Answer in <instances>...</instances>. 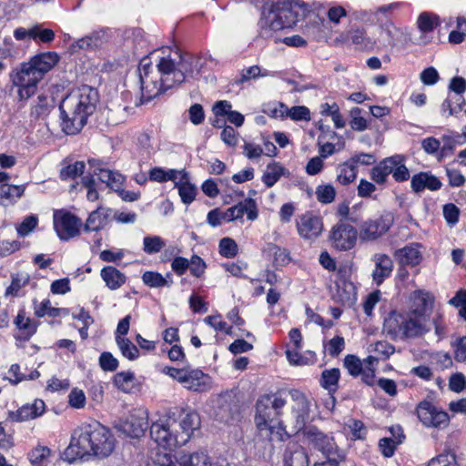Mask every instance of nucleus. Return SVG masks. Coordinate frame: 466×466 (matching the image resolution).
Wrapping results in <instances>:
<instances>
[{
	"label": "nucleus",
	"mask_w": 466,
	"mask_h": 466,
	"mask_svg": "<svg viewBox=\"0 0 466 466\" xmlns=\"http://www.w3.org/2000/svg\"><path fill=\"white\" fill-rule=\"evenodd\" d=\"M200 66L199 58L188 55L180 56L176 63L169 49L154 53L151 58L144 57L138 67L142 98L148 101L186 77L198 74Z\"/></svg>",
	"instance_id": "1"
},
{
	"label": "nucleus",
	"mask_w": 466,
	"mask_h": 466,
	"mask_svg": "<svg viewBox=\"0 0 466 466\" xmlns=\"http://www.w3.org/2000/svg\"><path fill=\"white\" fill-rule=\"evenodd\" d=\"M115 445L116 440L110 431L99 422L94 421L75 431L63 455L69 462L90 455L106 458L113 452Z\"/></svg>",
	"instance_id": "2"
},
{
	"label": "nucleus",
	"mask_w": 466,
	"mask_h": 466,
	"mask_svg": "<svg viewBox=\"0 0 466 466\" xmlns=\"http://www.w3.org/2000/svg\"><path fill=\"white\" fill-rule=\"evenodd\" d=\"M286 400L278 393L260 396L256 402L255 423L258 436L267 440L265 451L262 456L265 460L271 459L274 451L273 441H281L287 434L284 424L285 419L279 420L280 410L284 408Z\"/></svg>",
	"instance_id": "3"
},
{
	"label": "nucleus",
	"mask_w": 466,
	"mask_h": 466,
	"mask_svg": "<svg viewBox=\"0 0 466 466\" xmlns=\"http://www.w3.org/2000/svg\"><path fill=\"white\" fill-rule=\"evenodd\" d=\"M309 10L308 5L289 0L264 6L258 23L260 35L279 42V33L296 25Z\"/></svg>",
	"instance_id": "4"
},
{
	"label": "nucleus",
	"mask_w": 466,
	"mask_h": 466,
	"mask_svg": "<svg viewBox=\"0 0 466 466\" xmlns=\"http://www.w3.org/2000/svg\"><path fill=\"white\" fill-rule=\"evenodd\" d=\"M58 60L56 53L44 52L23 62L11 76L13 85L17 87L18 99L24 101L33 96L37 91L38 84Z\"/></svg>",
	"instance_id": "5"
},
{
	"label": "nucleus",
	"mask_w": 466,
	"mask_h": 466,
	"mask_svg": "<svg viewBox=\"0 0 466 466\" xmlns=\"http://www.w3.org/2000/svg\"><path fill=\"white\" fill-rule=\"evenodd\" d=\"M428 322V317H420L410 311H391L384 319L383 332L394 340L414 339L430 330Z\"/></svg>",
	"instance_id": "6"
},
{
	"label": "nucleus",
	"mask_w": 466,
	"mask_h": 466,
	"mask_svg": "<svg viewBox=\"0 0 466 466\" xmlns=\"http://www.w3.org/2000/svg\"><path fill=\"white\" fill-rule=\"evenodd\" d=\"M97 102L96 90L89 86H82L72 90L63 99L59 110L63 116H90L95 113Z\"/></svg>",
	"instance_id": "7"
},
{
	"label": "nucleus",
	"mask_w": 466,
	"mask_h": 466,
	"mask_svg": "<svg viewBox=\"0 0 466 466\" xmlns=\"http://www.w3.org/2000/svg\"><path fill=\"white\" fill-rule=\"evenodd\" d=\"M291 397V410L285 415L284 427H290L293 431L299 432L304 429L309 418L310 402L305 394L298 390L293 391Z\"/></svg>",
	"instance_id": "8"
},
{
	"label": "nucleus",
	"mask_w": 466,
	"mask_h": 466,
	"mask_svg": "<svg viewBox=\"0 0 466 466\" xmlns=\"http://www.w3.org/2000/svg\"><path fill=\"white\" fill-rule=\"evenodd\" d=\"M177 421L174 419L160 420L150 427V436L159 446L165 449H173L182 446L177 430Z\"/></svg>",
	"instance_id": "9"
},
{
	"label": "nucleus",
	"mask_w": 466,
	"mask_h": 466,
	"mask_svg": "<svg viewBox=\"0 0 466 466\" xmlns=\"http://www.w3.org/2000/svg\"><path fill=\"white\" fill-rule=\"evenodd\" d=\"M306 441L313 449L320 451L324 456H337L344 453L337 445L334 437L329 433L319 430L316 427L306 428L303 431Z\"/></svg>",
	"instance_id": "10"
},
{
	"label": "nucleus",
	"mask_w": 466,
	"mask_h": 466,
	"mask_svg": "<svg viewBox=\"0 0 466 466\" xmlns=\"http://www.w3.org/2000/svg\"><path fill=\"white\" fill-rule=\"evenodd\" d=\"M82 221L69 211L60 209L54 213V228L61 240L79 236Z\"/></svg>",
	"instance_id": "11"
},
{
	"label": "nucleus",
	"mask_w": 466,
	"mask_h": 466,
	"mask_svg": "<svg viewBox=\"0 0 466 466\" xmlns=\"http://www.w3.org/2000/svg\"><path fill=\"white\" fill-rule=\"evenodd\" d=\"M393 224V216L386 212L378 218L368 219L360 228L361 240H375L384 235Z\"/></svg>",
	"instance_id": "12"
},
{
	"label": "nucleus",
	"mask_w": 466,
	"mask_h": 466,
	"mask_svg": "<svg viewBox=\"0 0 466 466\" xmlns=\"http://www.w3.org/2000/svg\"><path fill=\"white\" fill-rule=\"evenodd\" d=\"M330 240L338 250L351 249L357 240V230L350 224L339 222L333 226L330 232Z\"/></svg>",
	"instance_id": "13"
},
{
	"label": "nucleus",
	"mask_w": 466,
	"mask_h": 466,
	"mask_svg": "<svg viewBox=\"0 0 466 466\" xmlns=\"http://www.w3.org/2000/svg\"><path fill=\"white\" fill-rule=\"evenodd\" d=\"M417 416L426 427H444L449 422V415L438 410L430 401H421L417 407Z\"/></svg>",
	"instance_id": "14"
},
{
	"label": "nucleus",
	"mask_w": 466,
	"mask_h": 466,
	"mask_svg": "<svg viewBox=\"0 0 466 466\" xmlns=\"http://www.w3.org/2000/svg\"><path fill=\"white\" fill-rule=\"evenodd\" d=\"M296 224L298 233L305 239L316 238L323 230L321 218L311 212H306L299 216Z\"/></svg>",
	"instance_id": "15"
},
{
	"label": "nucleus",
	"mask_w": 466,
	"mask_h": 466,
	"mask_svg": "<svg viewBox=\"0 0 466 466\" xmlns=\"http://www.w3.org/2000/svg\"><path fill=\"white\" fill-rule=\"evenodd\" d=\"M261 113L268 116H308L309 110L303 106L289 108L282 102L271 100L262 104Z\"/></svg>",
	"instance_id": "16"
},
{
	"label": "nucleus",
	"mask_w": 466,
	"mask_h": 466,
	"mask_svg": "<svg viewBox=\"0 0 466 466\" xmlns=\"http://www.w3.org/2000/svg\"><path fill=\"white\" fill-rule=\"evenodd\" d=\"M284 466H309V457L306 449L295 441L286 444L282 454Z\"/></svg>",
	"instance_id": "17"
},
{
	"label": "nucleus",
	"mask_w": 466,
	"mask_h": 466,
	"mask_svg": "<svg viewBox=\"0 0 466 466\" xmlns=\"http://www.w3.org/2000/svg\"><path fill=\"white\" fill-rule=\"evenodd\" d=\"M148 427L147 413L144 410H137L131 413L121 425V431L132 437L143 436Z\"/></svg>",
	"instance_id": "18"
},
{
	"label": "nucleus",
	"mask_w": 466,
	"mask_h": 466,
	"mask_svg": "<svg viewBox=\"0 0 466 466\" xmlns=\"http://www.w3.org/2000/svg\"><path fill=\"white\" fill-rule=\"evenodd\" d=\"M244 214L249 220H255L258 218V207L253 198H246L238 204L228 208L223 212V218L226 221H233L242 218Z\"/></svg>",
	"instance_id": "19"
},
{
	"label": "nucleus",
	"mask_w": 466,
	"mask_h": 466,
	"mask_svg": "<svg viewBox=\"0 0 466 466\" xmlns=\"http://www.w3.org/2000/svg\"><path fill=\"white\" fill-rule=\"evenodd\" d=\"M397 33V28L390 22L373 28L370 35L371 49L375 46L384 47L392 44Z\"/></svg>",
	"instance_id": "20"
},
{
	"label": "nucleus",
	"mask_w": 466,
	"mask_h": 466,
	"mask_svg": "<svg viewBox=\"0 0 466 466\" xmlns=\"http://www.w3.org/2000/svg\"><path fill=\"white\" fill-rule=\"evenodd\" d=\"M46 410V404L42 400H35L32 404H26L15 411H9L8 418L15 422H22L41 416Z\"/></svg>",
	"instance_id": "21"
},
{
	"label": "nucleus",
	"mask_w": 466,
	"mask_h": 466,
	"mask_svg": "<svg viewBox=\"0 0 466 466\" xmlns=\"http://www.w3.org/2000/svg\"><path fill=\"white\" fill-rule=\"evenodd\" d=\"M337 44L354 46L358 49H371L370 35H367L362 29H351L342 33L334 40Z\"/></svg>",
	"instance_id": "22"
},
{
	"label": "nucleus",
	"mask_w": 466,
	"mask_h": 466,
	"mask_svg": "<svg viewBox=\"0 0 466 466\" xmlns=\"http://www.w3.org/2000/svg\"><path fill=\"white\" fill-rule=\"evenodd\" d=\"M177 433L181 445H185L190 439L194 431L200 427V418L197 412L187 413L177 421Z\"/></svg>",
	"instance_id": "23"
},
{
	"label": "nucleus",
	"mask_w": 466,
	"mask_h": 466,
	"mask_svg": "<svg viewBox=\"0 0 466 466\" xmlns=\"http://www.w3.org/2000/svg\"><path fill=\"white\" fill-rule=\"evenodd\" d=\"M181 384L189 390L206 391L210 388V377L199 370H187Z\"/></svg>",
	"instance_id": "24"
},
{
	"label": "nucleus",
	"mask_w": 466,
	"mask_h": 466,
	"mask_svg": "<svg viewBox=\"0 0 466 466\" xmlns=\"http://www.w3.org/2000/svg\"><path fill=\"white\" fill-rule=\"evenodd\" d=\"M411 306L409 311L420 315V317H428V311L431 310L434 298L424 290H416L411 294Z\"/></svg>",
	"instance_id": "25"
},
{
	"label": "nucleus",
	"mask_w": 466,
	"mask_h": 466,
	"mask_svg": "<svg viewBox=\"0 0 466 466\" xmlns=\"http://www.w3.org/2000/svg\"><path fill=\"white\" fill-rule=\"evenodd\" d=\"M372 260L375 268L372 272V279L376 285L380 286L390 276L393 269V262L391 258L385 254H375Z\"/></svg>",
	"instance_id": "26"
},
{
	"label": "nucleus",
	"mask_w": 466,
	"mask_h": 466,
	"mask_svg": "<svg viewBox=\"0 0 466 466\" xmlns=\"http://www.w3.org/2000/svg\"><path fill=\"white\" fill-rule=\"evenodd\" d=\"M413 191L416 193L423 191L425 188L430 190H438L441 187V182L440 179L426 172H420L414 175L410 182Z\"/></svg>",
	"instance_id": "27"
},
{
	"label": "nucleus",
	"mask_w": 466,
	"mask_h": 466,
	"mask_svg": "<svg viewBox=\"0 0 466 466\" xmlns=\"http://www.w3.org/2000/svg\"><path fill=\"white\" fill-rule=\"evenodd\" d=\"M100 277L111 290L120 289L127 281L126 275L113 266H106L100 271Z\"/></svg>",
	"instance_id": "28"
},
{
	"label": "nucleus",
	"mask_w": 466,
	"mask_h": 466,
	"mask_svg": "<svg viewBox=\"0 0 466 466\" xmlns=\"http://www.w3.org/2000/svg\"><path fill=\"white\" fill-rule=\"evenodd\" d=\"M106 41L105 34L103 32H93L92 34L78 39L70 46L71 52H77L78 50H92L101 46Z\"/></svg>",
	"instance_id": "29"
},
{
	"label": "nucleus",
	"mask_w": 466,
	"mask_h": 466,
	"mask_svg": "<svg viewBox=\"0 0 466 466\" xmlns=\"http://www.w3.org/2000/svg\"><path fill=\"white\" fill-rule=\"evenodd\" d=\"M394 256L403 266L408 265L414 267L421 260V253L419 250V246L417 244L406 246L396 250Z\"/></svg>",
	"instance_id": "30"
},
{
	"label": "nucleus",
	"mask_w": 466,
	"mask_h": 466,
	"mask_svg": "<svg viewBox=\"0 0 466 466\" xmlns=\"http://www.w3.org/2000/svg\"><path fill=\"white\" fill-rule=\"evenodd\" d=\"M396 157H386L370 170V178L377 184L383 185L387 182L389 175L392 171V163Z\"/></svg>",
	"instance_id": "31"
},
{
	"label": "nucleus",
	"mask_w": 466,
	"mask_h": 466,
	"mask_svg": "<svg viewBox=\"0 0 466 466\" xmlns=\"http://www.w3.org/2000/svg\"><path fill=\"white\" fill-rule=\"evenodd\" d=\"M25 189V187L24 185H0V205L6 206L15 202L23 196Z\"/></svg>",
	"instance_id": "32"
},
{
	"label": "nucleus",
	"mask_w": 466,
	"mask_h": 466,
	"mask_svg": "<svg viewBox=\"0 0 466 466\" xmlns=\"http://www.w3.org/2000/svg\"><path fill=\"white\" fill-rule=\"evenodd\" d=\"M106 221L107 216L103 213L102 208H98L89 214L84 226V230L86 232H97L105 228Z\"/></svg>",
	"instance_id": "33"
},
{
	"label": "nucleus",
	"mask_w": 466,
	"mask_h": 466,
	"mask_svg": "<svg viewBox=\"0 0 466 466\" xmlns=\"http://www.w3.org/2000/svg\"><path fill=\"white\" fill-rule=\"evenodd\" d=\"M176 187L178 189V194L181 200L185 204H190L194 201L197 193V187L188 182L186 173L182 175L178 182H176Z\"/></svg>",
	"instance_id": "34"
},
{
	"label": "nucleus",
	"mask_w": 466,
	"mask_h": 466,
	"mask_svg": "<svg viewBox=\"0 0 466 466\" xmlns=\"http://www.w3.org/2000/svg\"><path fill=\"white\" fill-rule=\"evenodd\" d=\"M114 385L124 392H131L136 387V377L131 371H121L114 376Z\"/></svg>",
	"instance_id": "35"
},
{
	"label": "nucleus",
	"mask_w": 466,
	"mask_h": 466,
	"mask_svg": "<svg viewBox=\"0 0 466 466\" xmlns=\"http://www.w3.org/2000/svg\"><path fill=\"white\" fill-rule=\"evenodd\" d=\"M98 177L101 182L106 184L107 187L115 191L121 189L125 180V177L120 173L109 169H99Z\"/></svg>",
	"instance_id": "36"
},
{
	"label": "nucleus",
	"mask_w": 466,
	"mask_h": 466,
	"mask_svg": "<svg viewBox=\"0 0 466 466\" xmlns=\"http://www.w3.org/2000/svg\"><path fill=\"white\" fill-rule=\"evenodd\" d=\"M179 466H210V461L206 452L197 451L180 455Z\"/></svg>",
	"instance_id": "37"
},
{
	"label": "nucleus",
	"mask_w": 466,
	"mask_h": 466,
	"mask_svg": "<svg viewBox=\"0 0 466 466\" xmlns=\"http://www.w3.org/2000/svg\"><path fill=\"white\" fill-rule=\"evenodd\" d=\"M340 377V371L337 368L325 370L322 371L320 385L329 392H335L338 390V382Z\"/></svg>",
	"instance_id": "38"
},
{
	"label": "nucleus",
	"mask_w": 466,
	"mask_h": 466,
	"mask_svg": "<svg viewBox=\"0 0 466 466\" xmlns=\"http://www.w3.org/2000/svg\"><path fill=\"white\" fill-rule=\"evenodd\" d=\"M442 147L441 148V157L446 156L449 152H452L457 146L465 144V139L459 133L450 132L441 136Z\"/></svg>",
	"instance_id": "39"
},
{
	"label": "nucleus",
	"mask_w": 466,
	"mask_h": 466,
	"mask_svg": "<svg viewBox=\"0 0 466 466\" xmlns=\"http://www.w3.org/2000/svg\"><path fill=\"white\" fill-rule=\"evenodd\" d=\"M357 177L355 167L349 161H345L338 167L337 181L341 185H349Z\"/></svg>",
	"instance_id": "40"
},
{
	"label": "nucleus",
	"mask_w": 466,
	"mask_h": 466,
	"mask_svg": "<svg viewBox=\"0 0 466 466\" xmlns=\"http://www.w3.org/2000/svg\"><path fill=\"white\" fill-rule=\"evenodd\" d=\"M86 118H58L62 131L69 136L77 134L86 124Z\"/></svg>",
	"instance_id": "41"
},
{
	"label": "nucleus",
	"mask_w": 466,
	"mask_h": 466,
	"mask_svg": "<svg viewBox=\"0 0 466 466\" xmlns=\"http://www.w3.org/2000/svg\"><path fill=\"white\" fill-rule=\"evenodd\" d=\"M285 168L278 163H271L267 166L263 174L262 181L268 187H273L284 174Z\"/></svg>",
	"instance_id": "42"
},
{
	"label": "nucleus",
	"mask_w": 466,
	"mask_h": 466,
	"mask_svg": "<svg viewBox=\"0 0 466 466\" xmlns=\"http://www.w3.org/2000/svg\"><path fill=\"white\" fill-rule=\"evenodd\" d=\"M439 16L432 13L423 12L417 19V25L420 32L429 33L439 25Z\"/></svg>",
	"instance_id": "43"
},
{
	"label": "nucleus",
	"mask_w": 466,
	"mask_h": 466,
	"mask_svg": "<svg viewBox=\"0 0 466 466\" xmlns=\"http://www.w3.org/2000/svg\"><path fill=\"white\" fill-rule=\"evenodd\" d=\"M390 157H396V161L392 163V174L393 178L398 182L406 181L410 177L409 169L406 167L404 161L405 157L402 155H394Z\"/></svg>",
	"instance_id": "44"
},
{
	"label": "nucleus",
	"mask_w": 466,
	"mask_h": 466,
	"mask_svg": "<svg viewBox=\"0 0 466 466\" xmlns=\"http://www.w3.org/2000/svg\"><path fill=\"white\" fill-rule=\"evenodd\" d=\"M142 280L145 285L150 288H162L169 287L172 284V280H168L158 272L146 271L142 275Z\"/></svg>",
	"instance_id": "45"
},
{
	"label": "nucleus",
	"mask_w": 466,
	"mask_h": 466,
	"mask_svg": "<svg viewBox=\"0 0 466 466\" xmlns=\"http://www.w3.org/2000/svg\"><path fill=\"white\" fill-rule=\"evenodd\" d=\"M116 342L122 355L130 360H137L139 356V350L128 339L116 336Z\"/></svg>",
	"instance_id": "46"
},
{
	"label": "nucleus",
	"mask_w": 466,
	"mask_h": 466,
	"mask_svg": "<svg viewBox=\"0 0 466 466\" xmlns=\"http://www.w3.org/2000/svg\"><path fill=\"white\" fill-rule=\"evenodd\" d=\"M464 100L461 96H448L441 105L444 115L456 116L462 111Z\"/></svg>",
	"instance_id": "47"
},
{
	"label": "nucleus",
	"mask_w": 466,
	"mask_h": 466,
	"mask_svg": "<svg viewBox=\"0 0 466 466\" xmlns=\"http://www.w3.org/2000/svg\"><path fill=\"white\" fill-rule=\"evenodd\" d=\"M344 367L348 370L349 373L353 377L361 375V380L364 382V367L361 360L355 355H347L344 359Z\"/></svg>",
	"instance_id": "48"
},
{
	"label": "nucleus",
	"mask_w": 466,
	"mask_h": 466,
	"mask_svg": "<svg viewBox=\"0 0 466 466\" xmlns=\"http://www.w3.org/2000/svg\"><path fill=\"white\" fill-rule=\"evenodd\" d=\"M15 324L22 330L26 339H29L36 331V327L32 323V320L25 316V311L20 310L15 319Z\"/></svg>",
	"instance_id": "49"
},
{
	"label": "nucleus",
	"mask_w": 466,
	"mask_h": 466,
	"mask_svg": "<svg viewBox=\"0 0 466 466\" xmlns=\"http://www.w3.org/2000/svg\"><path fill=\"white\" fill-rule=\"evenodd\" d=\"M214 116H244L239 112L232 109V105L227 100H219L212 106Z\"/></svg>",
	"instance_id": "50"
},
{
	"label": "nucleus",
	"mask_w": 466,
	"mask_h": 466,
	"mask_svg": "<svg viewBox=\"0 0 466 466\" xmlns=\"http://www.w3.org/2000/svg\"><path fill=\"white\" fill-rule=\"evenodd\" d=\"M337 294L335 295L338 301L341 303H350L353 300L354 286L351 282L343 281L341 284L337 283Z\"/></svg>",
	"instance_id": "51"
},
{
	"label": "nucleus",
	"mask_w": 466,
	"mask_h": 466,
	"mask_svg": "<svg viewBox=\"0 0 466 466\" xmlns=\"http://www.w3.org/2000/svg\"><path fill=\"white\" fill-rule=\"evenodd\" d=\"M63 310V309L52 307L49 299H44L38 304L35 302V314L38 318H42L45 316L55 318L59 316L60 312Z\"/></svg>",
	"instance_id": "52"
},
{
	"label": "nucleus",
	"mask_w": 466,
	"mask_h": 466,
	"mask_svg": "<svg viewBox=\"0 0 466 466\" xmlns=\"http://www.w3.org/2000/svg\"><path fill=\"white\" fill-rule=\"evenodd\" d=\"M165 246L159 236H147L143 239V250L149 255L158 253Z\"/></svg>",
	"instance_id": "53"
},
{
	"label": "nucleus",
	"mask_w": 466,
	"mask_h": 466,
	"mask_svg": "<svg viewBox=\"0 0 466 466\" xmlns=\"http://www.w3.org/2000/svg\"><path fill=\"white\" fill-rule=\"evenodd\" d=\"M86 165L83 161H76L67 165L60 170V177L63 180L74 179L84 173Z\"/></svg>",
	"instance_id": "54"
},
{
	"label": "nucleus",
	"mask_w": 466,
	"mask_h": 466,
	"mask_svg": "<svg viewBox=\"0 0 466 466\" xmlns=\"http://www.w3.org/2000/svg\"><path fill=\"white\" fill-rule=\"evenodd\" d=\"M55 109V101L50 97L39 96L37 103L34 106V113L40 116H47L53 113Z\"/></svg>",
	"instance_id": "55"
},
{
	"label": "nucleus",
	"mask_w": 466,
	"mask_h": 466,
	"mask_svg": "<svg viewBox=\"0 0 466 466\" xmlns=\"http://www.w3.org/2000/svg\"><path fill=\"white\" fill-rule=\"evenodd\" d=\"M50 454L51 451L49 448L46 446H37L29 452L28 458L34 466H41L49 458Z\"/></svg>",
	"instance_id": "56"
},
{
	"label": "nucleus",
	"mask_w": 466,
	"mask_h": 466,
	"mask_svg": "<svg viewBox=\"0 0 466 466\" xmlns=\"http://www.w3.org/2000/svg\"><path fill=\"white\" fill-rule=\"evenodd\" d=\"M378 357L369 356L361 362L364 367V383L367 385H373L375 377V367L378 363Z\"/></svg>",
	"instance_id": "57"
},
{
	"label": "nucleus",
	"mask_w": 466,
	"mask_h": 466,
	"mask_svg": "<svg viewBox=\"0 0 466 466\" xmlns=\"http://www.w3.org/2000/svg\"><path fill=\"white\" fill-rule=\"evenodd\" d=\"M17 54V47L10 35H5L0 40V57L6 59Z\"/></svg>",
	"instance_id": "58"
},
{
	"label": "nucleus",
	"mask_w": 466,
	"mask_h": 466,
	"mask_svg": "<svg viewBox=\"0 0 466 466\" xmlns=\"http://www.w3.org/2000/svg\"><path fill=\"white\" fill-rule=\"evenodd\" d=\"M336 196V191L331 185H320L316 188V198L323 204L331 203Z\"/></svg>",
	"instance_id": "59"
},
{
	"label": "nucleus",
	"mask_w": 466,
	"mask_h": 466,
	"mask_svg": "<svg viewBox=\"0 0 466 466\" xmlns=\"http://www.w3.org/2000/svg\"><path fill=\"white\" fill-rule=\"evenodd\" d=\"M367 110L364 107L355 106L351 109L350 115L351 116H356L357 115H368L371 114L372 116H386L390 115V109L388 107H380V106H367Z\"/></svg>",
	"instance_id": "60"
},
{
	"label": "nucleus",
	"mask_w": 466,
	"mask_h": 466,
	"mask_svg": "<svg viewBox=\"0 0 466 466\" xmlns=\"http://www.w3.org/2000/svg\"><path fill=\"white\" fill-rule=\"evenodd\" d=\"M219 253L225 258H234L238 254V245L232 238H224L219 241Z\"/></svg>",
	"instance_id": "61"
},
{
	"label": "nucleus",
	"mask_w": 466,
	"mask_h": 466,
	"mask_svg": "<svg viewBox=\"0 0 466 466\" xmlns=\"http://www.w3.org/2000/svg\"><path fill=\"white\" fill-rule=\"evenodd\" d=\"M370 351L375 352L378 358L388 359L394 352V347L387 341H377L370 346Z\"/></svg>",
	"instance_id": "62"
},
{
	"label": "nucleus",
	"mask_w": 466,
	"mask_h": 466,
	"mask_svg": "<svg viewBox=\"0 0 466 466\" xmlns=\"http://www.w3.org/2000/svg\"><path fill=\"white\" fill-rule=\"evenodd\" d=\"M55 39V32L52 29L45 28L41 24L35 25V42L50 43Z\"/></svg>",
	"instance_id": "63"
},
{
	"label": "nucleus",
	"mask_w": 466,
	"mask_h": 466,
	"mask_svg": "<svg viewBox=\"0 0 466 466\" xmlns=\"http://www.w3.org/2000/svg\"><path fill=\"white\" fill-rule=\"evenodd\" d=\"M38 218L35 215H30L25 218L16 230L19 236L25 237L32 232L37 226Z\"/></svg>",
	"instance_id": "64"
}]
</instances>
